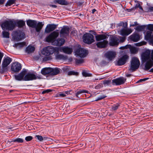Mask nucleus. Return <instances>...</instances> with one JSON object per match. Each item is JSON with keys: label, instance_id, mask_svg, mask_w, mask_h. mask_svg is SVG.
I'll list each match as a JSON object with an SVG mask.
<instances>
[{"label": "nucleus", "instance_id": "f257e3e1", "mask_svg": "<svg viewBox=\"0 0 153 153\" xmlns=\"http://www.w3.org/2000/svg\"><path fill=\"white\" fill-rule=\"evenodd\" d=\"M59 51H61V48L57 47L48 46L44 48L43 53L45 56L43 58V60L46 61L52 59L53 57L50 55L53 53L55 55V58L56 60H66L67 59V57L62 54H59Z\"/></svg>", "mask_w": 153, "mask_h": 153}, {"label": "nucleus", "instance_id": "f03ea898", "mask_svg": "<svg viewBox=\"0 0 153 153\" xmlns=\"http://www.w3.org/2000/svg\"><path fill=\"white\" fill-rule=\"evenodd\" d=\"M150 51L146 50L141 55V59L143 63H146L144 69L148 71L153 66V53L150 55Z\"/></svg>", "mask_w": 153, "mask_h": 153}, {"label": "nucleus", "instance_id": "7ed1b4c3", "mask_svg": "<svg viewBox=\"0 0 153 153\" xmlns=\"http://www.w3.org/2000/svg\"><path fill=\"white\" fill-rule=\"evenodd\" d=\"M140 64V62L138 58L135 57H132L131 61V67L128 69L129 71H131L130 72L135 71L138 68Z\"/></svg>", "mask_w": 153, "mask_h": 153}, {"label": "nucleus", "instance_id": "20e7f679", "mask_svg": "<svg viewBox=\"0 0 153 153\" xmlns=\"http://www.w3.org/2000/svg\"><path fill=\"white\" fill-rule=\"evenodd\" d=\"M16 26V22L13 20L6 21L3 23L1 27L2 29H5L9 30H13Z\"/></svg>", "mask_w": 153, "mask_h": 153}, {"label": "nucleus", "instance_id": "39448f33", "mask_svg": "<svg viewBox=\"0 0 153 153\" xmlns=\"http://www.w3.org/2000/svg\"><path fill=\"white\" fill-rule=\"evenodd\" d=\"M94 36L88 33H86L82 37L83 42L88 44H91L94 41Z\"/></svg>", "mask_w": 153, "mask_h": 153}, {"label": "nucleus", "instance_id": "423d86ee", "mask_svg": "<svg viewBox=\"0 0 153 153\" xmlns=\"http://www.w3.org/2000/svg\"><path fill=\"white\" fill-rule=\"evenodd\" d=\"M58 31V30H56L51 33L46 38V41L48 42H52V43L53 42H54L56 40V39L59 36Z\"/></svg>", "mask_w": 153, "mask_h": 153}, {"label": "nucleus", "instance_id": "0eeeda50", "mask_svg": "<svg viewBox=\"0 0 153 153\" xmlns=\"http://www.w3.org/2000/svg\"><path fill=\"white\" fill-rule=\"evenodd\" d=\"M75 54L80 57H85L88 54V50L81 48L77 49L75 51Z\"/></svg>", "mask_w": 153, "mask_h": 153}, {"label": "nucleus", "instance_id": "6e6552de", "mask_svg": "<svg viewBox=\"0 0 153 153\" xmlns=\"http://www.w3.org/2000/svg\"><path fill=\"white\" fill-rule=\"evenodd\" d=\"M126 79L121 76L112 80V84L114 85H119L125 83Z\"/></svg>", "mask_w": 153, "mask_h": 153}, {"label": "nucleus", "instance_id": "1a4fd4ad", "mask_svg": "<svg viewBox=\"0 0 153 153\" xmlns=\"http://www.w3.org/2000/svg\"><path fill=\"white\" fill-rule=\"evenodd\" d=\"M27 25L33 28H35L36 31L38 32V23L34 20L29 19L27 21Z\"/></svg>", "mask_w": 153, "mask_h": 153}, {"label": "nucleus", "instance_id": "9d476101", "mask_svg": "<svg viewBox=\"0 0 153 153\" xmlns=\"http://www.w3.org/2000/svg\"><path fill=\"white\" fill-rule=\"evenodd\" d=\"M129 58V56L125 54L123 55L117 61V65L120 66L124 65Z\"/></svg>", "mask_w": 153, "mask_h": 153}, {"label": "nucleus", "instance_id": "9b49d317", "mask_svg": "<svg viewBox=\"0 0 153 153\" xmlns=\"http://www.w3.org/2000/svg\"><path fill=\"white\" fill-rule=\"evenodd\" d=\"M22 68L21 65L17 62L13 63L11 65V69L14 72H19Z\"/></svg>", "mask_w": 153, "mask_h": 153}, {"label": "nucleus", "instance_id": "f8f14e48", "mask_svg": "<svg viewBox=\"0 0 153 153\" xmlns=\"http://www.w3.org/2000/svg\"><path fill=\"white\" fill-rule=\"evenodd\" d=\"M37 78V75L34 73H28L25 76L24 80L30 81L35 79Z\"/></svg>", "mask_w": 153, "mask_h": 153}, {"label": "nucleus", "instance_id": "ddd939ff", "mask_svg": "<svg viewBox=\"0 0 153 153\" xmlns=\"http://www.w3.org/2000/svg\"><path fill=\"white\" fill-rule=\"evenodd\" d=\"M58 25L54 24H49L46 26L45 32L46 33H49L54 30L57 27Z\"/></svg>", "mask_w": 153, "mask_h": 153}, {"label": "nucleus", "instance_id": "4468645a", "mask_svg": "<svg viewBox=\"0 0 153 153\" xmlns=\"http://www.w3.org/2000/svg\"><path fill=\"white\" fill-rule=\"evenodd\" d=\"M26 72L27 71L26 70L23 69L22 71L19 74L17 75H14L15 79L18 81H21L23 79L24 80V76Z\"/></svg>", "mask_w": 153, "mask_h": 153}, {"label": "nucleus", "instance_id": "2eb2a0df", "mask_svg": "<svg viewBox=\"0 0 153 153\" xmlns=\"http://www.w3.org/2000/svg\"><path fill=\"white\" fill-rule=\"evenodd\" d=\"M129 38L130 40L134 42H137L140 39V35L138 33H133L130 36Z\"/></svg>", "mask_w": 153, "mask_h": 153}, {"label": "nucleus", "instance_id": "dca6fc26", "mask_svg": "<svg viewBox=\"0 0 153 153\" xmlns=\"http://www.w3.org/2000/svg\"><path fill=\"white\" fill-rule=\"evenodd\" d=\"M119 44V39L115 37H111L109 42V45L112 46L118 45Z\"/></svg>", "mask_w": 153, "mask_h": 153}, {"label": "nucleus", "instance_id": "f3484780", "mask_svg": "<svg viewBox=\"0 0 153 153\" xmlns=\"http://www.w3.org/2000/svg\"><path fill=\"white\" fill-rule=\"evenodd\" d=\"M65 42V40L63 38H58L54 42H53L52 44L53 45L60 46L64 44Z\"/></svg>", "mask_w": 153, "mask_h": 153}, {"label": "nucleus", "instance_id": "a211bd4d", "mask_svg": "<svg viewBox=\"0 0 153 153\" xmlns=\"http://www.w3.org/2000/svg\"><path fill=\"white\" fill-rule=\"evenodd\" d=\"M69 33V28L67 26H64L60 32V35L62 36L65 34L68 35Z\"/></svg>", "mask_w": 153, "mask_h": 153}, {"label": "nucleus", "instance_id": "6ab92c4d", "mask_svg": "<svg viewBox=\"0 0 153 153\" xmlns=\"http://www.w3.org/2000/svg\"><path fill=\"white\" fill-rule=\"evenodd\" d=\"M51 67H46L42 69L41 73L42 74L44 75H48V76H47V77H48V76H51Z\"/></svg>", "mask_w": 153, "mask_h": 153}, {"label": "nucleus", "instance_id": "aec40b11", "mask_svg": "<svg viewBox=\"0 0 153 153\" xmlns=\"http://www.w3.org/2000/svg\"><path fill=\"white\" fill-rule=\"evenodd\" d=\"M61 69L59 68L56 67L54 68H51V76H53L57 75L60 73Z\"/></svg>", "mask_w": 153, "mask_h": 153}, {"label": "nucleus", "instance_id": "412c9836", "mask_svg": "<svg viewBox=\"0 0 153 153\" xmlns=\"http://www.w3.org/2000/svg\"><path fill=\"white\" fill-rule=\"evenodd\" d=\"M12 61V59L9 57H7L5 58L2 62V65L3 67L7 69V67Z\"/></svg>", "mask_w": 153, "mask_h": 153}, {"label": "nucleus", "instance_id": "4be33fe9", "mask_svg": "<svg viewBox=\"0 0 153 153\" xmlns=\"http://www.w3.org/2000/svg\"><path fill=\"white\" fill-rule=\"evenodd\" d=\"M106 57L109 60H111L114 59L116 56V53L112 51L107 52L105 54Z\"/></svg>", "mask_w": 153, "mask_h": 153}, {"label": "nucleus", "instance_id": "5701e85b", "mask_svg": "<svg viewBox=\"0 0 153 153\" xmlns=\"http://www.w3.org/2000/svg\"><path fill=\"white\" fill-rule=\"evenodd\" d=\"M108 44L107 40H103L102 41L98 42L97 44V47L100 48H104L106 47Z\"/></svg>", "mask_w": 153, "mask_h": 153}, {"label": "nucleus", "instance_id": "b1692460", "mask_svg": "<svg viewBox=\"0 0 153 153\" xmlns=\"http://www.w3.org/2000/svg\"><path fill=\"white\" fill-rule=\"evenodd\" d=\"M107 36H108L107 33H105V34H98L95 36L96 40L97 41L105 39L108 38Z\"/></svg>", "mask_w": 153, "mask_h": 153}, {"label": "nucleus", "instance_id": "393cba45", "mask_svg": "<svg viewBox=\"0 0 153 153\" xmlns=\"http://www.w3.org/2000/svg\"><path fill=\"white\" fill-rule=\"evenodd\" d=\"M123 29L120 31L121 34L123 36H127L130 34L132 31L131 29Z\"/></svg>", "mask_w": 153, "mask_h": 153}, {"label": "nucleus", "instance_id": "a878e982", "mask_svg": "<svg viewBox=\"0 0 153 153\" xmlns=\"http://www.w3.org/2000/svg\"><path fill=\"white\" fill-rule=\"evenodd\" d=\"M59 48H61V51H62L64 53L68 54H71L73 51L72 49L68 47H62Z\"/></svg>", "mask_w": 153, "mask_h": 153}, {"label": "nucleus", "instance_id": "bb28decb", "mask_svg": "<svg viewBox=\"0 0 153 153\" xmlns=\"http://www.w3.org/2000/svg\"><path fill=\"white\" fill-rule=\"evenodd\" d=\"M54 2L62 5H67L69 4V3L65 0H54Z\"/></svg>", "mask_w": 153, "mask_h": 153}, {"label": "nucleus", "instance_id": "cd10ccee", "mask_svg": "<svg viewBox=\"0 0 153 153\" xmlns=\"http://www.w3.org/2000/svg\"><path fill=\"white\" fill-rule=\"evenodd\" d=\"M35 50V48L34 47L29 46L26 48L25 52L27 53L30 54L33 53Z\"/></svg>", "mask_w": 153, "mask_h": 153}, {"label": "nucleus", "instance_id": "c85d7f7f", "mask_svg": "<svg viewBox=\"0 0 153 153\" xmlns=\"http://www.w3.org/2000/svg\"><path fill=\"white\" fill-rule=\"evenodd\" d=\"M152 32L149 31H148L146 33V35L145 36V39L146 40H151L153 36H152Z\"/></svg>", "mask_w": 153, "mask_h": 153}, {"label": "nucleus", "instance_id": "c756f323", "mask_svg": "<svg viewBox=\"0 0 153 153\" xmlns=\"http://www.w3.org/2000/svg\"><path fill=\"white\" fill-rule=\"evenodd\" d=\"M16 25L19 27H22L25 25V22L22 20H19L16 22Z\"/></svg>", "mask_w": 153, "mask_h": 153}, {"label": "nucleus", "instance_id": "7c9ffc66", "mask_svg": "<svg viewBox=\"0 0 153 153\" xmlns=\"http://www.w3.org/2000/svg\"><path fill=\"white\" fill-rule=\"evenodd\" d=\"M120 106V103H116L114 104L111 107V109L112 111H114L118 109V108Z\"/></svg>", "mask_w": 153, "mask_h": 153}, {"label": "nucleus", "instance_id": "2f4dec72", "mask_svg": "<svg viewBox=\"0 0 153 153\" xmlns=\"http://www.w3.org/2000/svg\"><path fill=\"white\" fill-rule=\"evenodd\" d=\"M88 93L89 91H88L84 90H81L77 91V92L76 93L75 95L77 97L79 98V97L78 96V95L79 94L83 93Z\"/></svg>", "mask_w": 153, "mask_h": 153}, {"label": "nucleus", "instance_id": "473e14b6", "mask_svg": "<svg viewBox=\"0 0 153 153\" xmlns=\"http://www.w3.org/2000/svg\"><path fill=\"white\" fill-rule=\"evenodd\" d=\"M145 27L144 25L138 26L135 29L138 32L144 30Z\"/></svg>", "mask_w": 153, "mask_h": 153}, {"label": "nucleus", "instance_id": "72a5a7b5", "mask_svg": "<svg viewBox=\"0 0 153 153\" xmlns=\"http://www.w3.org/2000/svg\"><path fill=\"white\" fill-rule=\"evenodd\" d=\"M50 138L47 137H42V136L39 135V141H43L46 140H49Z\"/></svg>", "mask_w": 153, "mask_h": 153}, {"label": "nucleus", "instance_id": "f704fd0d", "mask_svg": "<svg viewBox=\"0 0 153 153\" xmlns=\"http://www.w3.org/2000/svg\"><path fill=\"white\" fill-rule=\"evenodd\" d=\"M127 23L126 22L124 23V22H120L118 24L119 27L122 26L124 27L125 28H127Z\"/></svg>", "mask_w": 153, "mask_h": 153}, {"label": "nucleus", "instance_id": "c9c22d12", "mask_svg": "<svg viewBox=\"0 0 153 153\" xmlns=\"http://www.w3.org/2000/svg\"><path fill=\"white\" fill-rule=\"evenodd\" d=\"M79 73L77 72H75L74 71H70L68 72L67 74L68 76H77L79 75Z\"/></svg>", "mask_w": 153, "mask_h": 153}, {"label": "nucleus", "instance_id": "e433bc0d", "mask_svg": "<svg viewBox=\"0 0 153 153\" xmlns=\"http://www.w3.org/2000/svg\"><path fill=\"white\" fill-rule=\"evenodd\" d=\"M16 0H9L6 3L5 6L7 7L8 6H10L12 4H14Z\"/></svg>", "mask_w": 153, "mask_h": 153}, {"label": "nucleus", "instance_id": "4c0bfd02", "mask_svg": "<svg viewBox=\"0 0 153 153\" xmlns=\"http://www.w3.org/2000/svg\"><path fill=\"white\" fill-rule=\"evenodd\" d=\"M130 51L131 53H136L138 51V50L137 48L132 46V47L130 48Z\"/></svg>", "mask_w": 153, "mask_h": 153}, {"label": "nucleus", "instance_id": "58836bf2", "mask_svg": "<svg viewBox=\"0 0 153 153\" xmlns=\"http://www.w3.org/2000/svg\"><path fill=\"white\" fill-rule=\"evenodd\" d=\"M9 35L10 33L8 32L4 31L2 32L3 36L4 38H9Z\"/></svg>", "mask_w": 153, "mask_h": 153}, {"label": "nucleus", "instance_id": "ea45409f", "mask_svg": "<svg viewBox=\"0 0 153 153\" xmlns=\"http://www.w3.org/2000/svg\"><path fill=\"white\" fill-rule=\"evenodd\" d=\"M82 75L85 77L91 76L92 74L87 73L85 70H83L82 73Z\"/></svg>", "mask_w": 153, "mask_h": 153}, {"label": "nucleus", "instance_id": "a19ab883", "mask_svg": "<svg viewBox=\"0 0 153 153\" xmlns=\"http://www.w3.org/2000/svg\"><path fill=\"white\" fill-rule=\"evenodd\" d=\"M23 142V140L20 138H17L13 140H11L10 142H16L18 143H22Z\"/></svg>", "mask_w": 153, "mask_h": 153}, {"label": "nucleus", "instance_id": "79ce46f5", "mask_svg": "<svg viewBox=\"0 0 153 153\" xmlns=\"http://www.w3.org/2000/svg\"><path fill=\"white\" fill-rule=\"evenodd\" d=\"M147 29L149 30V31L153 32V24H149L148 25Z\"/></svg>", "mask_w": 153, "mask_h": 153}, {"label": "nucleus", "instance_id": "37998d69", "mask_svg": "<svg viewBox=\"0 0 153 153\" xmlns=\"http://www.w3.org/2000/svg\"><path fill=\"white\" fill-rule=\"evenodd\" d=\"M107 97V96L105 95H101L98 97H97L95 99V101H98L100 100H101L102 99H103Z\"/></svg>", "mask_w": 153, "mask_h": 153}, {"label": "nucleus", "instance_id": "c03bdc74", "mask_svg": "<svg viewBox=\"0 0 153 153\" xmlns=\"http://www.w3.org/2000/svg\"><path fill=\"white\" fill-rule=\"evenodd\" d=\"M84 62V60L82 59H76L75 60V63L77 65L82 63Z\"/></svg>", "mask_w": 153, "mask_h": 153}, {"label": "nucleus", "instance_id": "a18cd8bd", "mask_svg": "<svg viewBox=\"0 0 153 153\" xmlns=\"http://www.w3.org/2000/svg\"><path fill=\"white\" fill-rule=\"evenodd\" d=\"M70 70V67L68 66H65L63 68V70L64 72H67Z\"/></svg>", "mask_w": 153, "mask_h": 153}, {"label": "nucleus", "instance_id": "49530a36", "mask_svg": "<svg viewBox=\"0 0 153 153\" xmlns=\"http://www.w3.org/2000/svg\"><path fill=\"white\" fill-rule=\"evenodd\" d=\"M44 22H39V33L40 31L42 29L43 26L44 25Z\"/></svg>", "mask_w": 153, "mask_h": 153}, {"label": "nucleus", "instance_id": "de8ad7c7", "mask_svg": "<svg viewBox=\"0 0 153 153\" xmlns=\"http://www.w3.org/2000/svg\"><path fill=\"white\" fill-rule=\"evenodd\" d=\"M25 45V42L19 43L16 44L17 47H19L20 48H22L24 47Z\"/></svg>", "mask_w": 153, "mask_h": 153}, {"label": "nucleus", "instance_id": "09e8293b", "mask_svg": "<svg viewBox=\"0 0 153 153\" xmlns=\"http://www.w3.org/2000/svg\"><path fill=\"white\" fill-rule=\"evenodd\" d=\"M53 91V90L50 89H48L43 91L42 93V94H44L46 93H48L52 91Z\"/></svg>", "mask_w": 153, "mask_h": 153}, {"label": "nucleus", "instance_id": "8fccbe9b", "mask_svg": "<svg viewBox=\"0 0 153 153\" xmlns=\"http://www.w3.org/2000/svg\"><path fill=\"white\" fill-rule=\"evenodd\" d=\"M149 79V78H143V79H140V80H139L138 81H137V83H139L140 82H144L146 80H148Z\"/></svg>", "mask_w": 153, "mask_h": 153}, {"label": "nucleus", "instance_id": "3c124183", "mask_svg": "<svg viewBox=\"0 0 153 153\" xmlns=\"http://www.w3.org/2000/svg\"><path fill=\"white\" fill-rule=\"evenodd\" d=\"M111 83V81L110 80H105L104 81V85H108Z\"/></svg>", "mask_w": 153, "mask_h": 153}, {"label": "nucleus", "instance_id": "603ef678", "mask_svg": "<svg viewBox=\"0 0 153 153\" xmlns=\"http://www.w3.org/2000/svg\"><path fill=\"white\" fill-rule=\"evenodd\" d=\"M33 139V137L31 136H28L26 137L25 140L27 141H30Z\"/></svg>", "mask_w": 153, "mask_h": 153}, {"label": "nucleus", "instance_id": "864d4df0", "mask_svg": "<svg viewBox=\"0 0 153 153\" xmlns=\"http://www.w3.org/2000/svg\"><path fill=\"white\" fill-rule=\"evenodd\" d=\"M153 11V6L149 7L148 9L147 12H152Z\"/></svg>", "mask_w": 153, "mask_h": 153}, {"label": "nucleus", "instance_id": "5fc2aeb1", "mask_svg": "<svg viewBox=\"0 0 153 153\" xmlns=\"http://www.w3.org/2000/svg\"><path fill=\"white\" fill-rule=\"evenodd\" d=\"M124 47H125V49H126L129 48L130 49V48L132 47V46L130 45H127L124 46Z\"/></svg>", "mask_w": 153, "mask_h": 153}, {"label": "nucleus", "instance_id": "6e6d98bb", "mask_svg": "<svg viewBox=\"0 0 153 153\" xmlns=\"http://www.w3.org/2000/svg\"><path fill=\"white\" fill-rule=\"evenodd\" d=\"M59 96L60 97H65L66 96V94H65V93H62L59 94Z\"/></svg>", "mask_w": 153, "mask_h": 153}, {"label": "nucleus", "instance_id": "4d7b16f0", "mask_svg": "<svg viewBox=\"0 0 153 153\" xmlns=\"http://www.w3.org/2000/svg\"><path fill=\"white\" fill-rule=\"evenodd\" d=\"M140 6V4H136V5L135 7H134V9H136L137 8H139Z\"/></svg>", "mask_w": 153, "mask_h": 153}, {"label": "nucleus", "instance_id": "13d9d810", "mask_svg": "<svg viewBox=\"0 0 153 153\" xmlns=\"http://www.w3.org/2000/svg\"><path fill=\"white\" fill-rule=\"evenodd\" d=\"M71 91V90H70L69 91H65V94H67V95L69 94H71L70 93V92Z\"/></svg>", "mask_w": 153, "mask_h": 153}, {"label": "nucleus", "instance_id": "bf43d9fd", "mask_svg": "<svg viewBox=\"0 0 153 153\" xmlns=\"http://www.w3.org/2000/svg\"><path fill=\"white\" fill-rule=\"evenodd\" d=\"M134 8H133L131 9H127L126 10H127V11L128 12H130L131 11L133 10H134Z\"/></svg>", "mask_w": 153, "mask_h": 153}, {"label": "nucleus", "instance_id": "052dcab7", "mask_svg": "<svg viewBox=\"0 0 153 153\" xmlns=\"http://www.w3.org/2000/svg\"><path fill=\"white\" fill-rule=\"evenodd\" d=\"M136 45L137 46H139L143 45V44L141 43H136Z\"/></svg>", "mask_w": 153, "mask_h": 153}, {"label": "nucleus", "instance_id": "680f3d73", "mask_svg": "<svg viewBox=\"0 0 153 153\" xmlns=\"http://www.w3.org/2000/svg\"><path fill=\"white\" fill-rule=\"evenodd\" d=\"M101 87V85L99 84L95 87L96 89H98Z\"/></svg>", "mask_w": 153, "mask_h": 153}, {"label": "nucleus", "instance_id": "e2e57ef3", "mask_svg": "<svg viewBox=\"0 0 153 153\" xmlns=\"http://www.w3.org/2000/svg\"><path fill=\"white\" fill-rule=\"evenodd\" d=\"M125 37H122L120 39V41L122 42H124L125 41Z\"/></svg>", "mask_w": 153, "mask_h": 153}, {"label": "nucleus", "instance_id": "0e129e2a", "mask_svg": "<svg viewBox=\"0 0 153 153\" xmlns=\"http://www.w3.org/2000/svg\"><path fill=\"white\" fill-rule=\"evenodd\" d=\"M132 76V75L131 74H126V76L127 77H130Z\"/></svg>", "mask_w": 153, "mask_h": 153}, {"label": "nucleus", "instance_id": "69168bd1", "mask_svg": "<svg viewBox=\"0 0 153 153\" xmlns=\"http://www.w3.org/2000/svg\"><path fill=\"white\" fill-rule=\"evenodd\" d=\"M50 7H52L53 8H56L57 7V6L55 5H52L51 4L50 5Z\"/></svg>", "mask_w": 153, "mask_h": 153}, {"label": "nucleus", "instance_id": "338daca9", "mask_svg": "<svg viewBox=\"0 0 153 153\" xmlns=\"http://www.w3.org/2000/svg\"><path fill=\"white\" fill-rule=\"evenodd\" d=\"M5 1V0H0V4H3Z\"/></svg>", "mask_w": 153, "mask_h": 153}, {"label": "nucleus", "instance_id": "774afa93", "mask_svg": "<svg viewBox=\"0 0 153 153\" xmlns=\"http://www.w3.org/2000/svg\"><path fill=\"white\" fill-rule=\"evenodd\" d=\"M97 10L95 9H94L92 10V14H94V12L96 11Z\"/></svg>", "mask_w": 153, "mask_h": 153}]
</instances>
